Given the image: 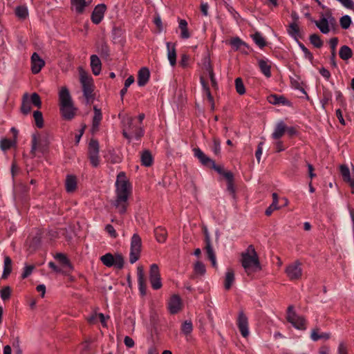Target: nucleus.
<instances>
[{
  "instance_id": "nucleus-4",
  "label": "nucleus",
  "mask_w": 354,
  "mask_h": 354,
  "mask_svg": "<svg viewBox=\"0 0 354 354\" xmlns=\"http://www.w3.org/2000/svg\"><path fill=\"white\" fill-rule=\"evenodd\" d=\"M80 81L82 86L84 96L86 99V103L90 104L93 102L94 99L93 90L94 85L92 78L84 71L82 68H79Z\"/></svg>"
},
{
  "instance_id": "nucleus-58",
  "label": "nucleus",
  "mask_w": 354,
  "mask_h": 354,
  "mask_svg": "<svg viewBox=\"0 0 354 354\" xmlns=\"http://www.w3.org/2000/svg\"><path fill=\"white\" fill-rule=\"evenodd\" d=\"M105 230L111 237L115 238L117 236V233L111 225H106L105 227Z\"/></svg>"
},
{
  "instance_id": "nucleus-10",
  "label": "nucleus",
  "mask_w": 354,
  "mask_h": 354,
  "mask_svg": "<svg viewBox=\"0 0 354 354\" xmlns=\"http://www.w3.org/2000/svg\"><path fill=\"white\" fill-rule=\"evenodd\" d=\"M286 273L287 277L291 280L299 279L302 275L301 263L295 261L289 264L286 268Z\"/></svg>"
},
{
  "instance_id": "nucleus-50",
  "label": "nucleus",
  "mask_w": 354,
  "mask_h": 354,
  "mask_svg": "<svg viewBox=\"0 0 354 354\" xmlns=\"http://www.w3.org/2000/svg\"><path fill=\"white\" fill-rule=\"evenodd\" d=\"M339 22L342 28L347 29L351 24V19L348 15H344L341 17Z\"/></svg>"
},
{
  "instance_id": "nucleus-15",
  "label": "nucleus",
  "mask_w": 354,
  "mask_h": 354,
  "mask_svg": "<svg viewBox=\"0 0 354 354\" xmlns=\"http://www.w3.org/2000/svg\"><path fill=\"white\" fill-rule=\"evenodd\" d=\"M149 279L152 288H161L160 271L156 264H152L150 267Z\"/></svg>"
},
{
  "instance_id": "nucleus-34",
  "label": "nucleus",
  "mask_w": 354,
  "mask_h": 354,
  "mask_svg": "<svg viewBox=\"0 0 354 354\" xmlns=\"http://www.w3.org/2000/svg\"><path fill=\"white\" fill-rule=\"evenodd\" d=\"M12 271V260L8 256L4 257L3 278H6Z\"/></svg>"
},
{
  "instance_id": "nucleus-18",
  "label": "nucleus",
  "mask_w": 354,
  "mask_h": 354,
  "mask_svg": "<svg viewBox=\"0 0 354 354\" xmlns=\"http://www.w3.org/2000/svg\"><path fill=\"white\" fill-rule=\"evenodd\" d=\"M182 306V301L178 295H174L171 297L168 302V308L171 313H177L181 309Z\"/></svg>"
},
{
  "instance_id": "nucleus-30",
  "label": "nucleus",
  "mask_w": 354,
  "mask_h": 354,
  "mask_svg": "<svg viewBox=\"0 0 354 354\" xmlns=\"http://www.w3.org/2000/svg\"><path fill=\"white\" fill-rule=\"evenodd\" d=\"M201 82L203 86V93L207 96L209 102L211 104V109H214V102L213 97L211 95L210 90L207 84L205 82L203 77L201 78Z\"/></svg>"
},
{
  "instance_id": "nucleus-61",
  "label": "nucleus",
  "mask_w": 354,
  "mask_h": 354,
  "mask_svg": "<svg viewBox=\"0 0 354 354\" xmlns=\"http://www.w3.org/2000/svg\"><path fill=\"white\" fill-rule=\"evenodd\" d=\"M263 142H261L258 145V148H257V150L256 151V158H257V161L259 162H260V160H261V156L262 155V152H263Z\"/></svg>"
},
{
  "instance_id": "nucleus-24",
  "label": "nucleus",
  "mask_w": 354,
  "mask_h": 354,
  "mask_svg": "<svg viewBox=\"0 0 354 354\" xmlns=\"http://www.w3.org/2000/svg\"><path fill=\"white\" fill-rule=\"evenodd\" d=\"M59 98L60 102V106L73 104L69 91L66 87H63L61 88L59 93Z\"/></svg>"
},
{
  "instance_id": "nucleus-43",
  "label": "nucleus",
  "mask_w": 354,
  "mask_h": 354,
  "mask_svg": "<svg viewBox=\"0 0 354 354\" xmlns=\"http://www.w3.org/2000/svg\"><path fill=\"white\" fill-rule=\"evenodd\" d=\"M234 280V274L232 270H228L225 274V288H230L232 286Z\"/></svg>"
},
{
  "instance_id": "nucleus-1",
  "label": "nucleus",
  "mask_w": 354,
  "mask_h": 354,
  "mask_svg": "<svg viewBox=\"0 0 354 354\" xmlns=\"http://www.w3.org/2000/svg\"><path fill=\"white\" fill-rule=\"evenodd\" d=\"M116 199L114 206L120 214L126 212L128 196L130 193V185L124 173L120 172L117 176L115 182Z\"/></svg>"
},
{
  "instance_id": "nucleus-54",
  "label": "nucleus",
  "mask_w": 354,
  "mask_h": 354,
  "mask_svg": "<svg viewBox=\"0 0 354 354\" xmlns=\"http://www.w3.org/2000/svg\"><path fill=\"white\" fill-rule=\"evenodd\" d=\"M0 295L3 301L8 300L11 295V289H0Z\"/></svg>"
},
{
  "instance_id": "nucleus-25",
  "label": "nucleus",
  "mask_w": 354,
  "mask_h": 354,
  "mask_svg": "<svg viewBox=\"0 0 354 354\" xmlns=\"http://www.w3.org/2000/svg\"><path fill=\"white\" fill-rule=\"evenodd\" d=\"M94 115L93 118L92 131L95 132L98 130L99 125L102 118L101 110L96 106L93 107Z\"/></svg>"
},
{
  "instance_id": "nucleus-64",
  "label": "nucleus",
  "mask_w": 354,
  "mask_h": 354,
  "mask_svg": "<svg viewBox=\"0 0 354 354\" xmlns=\"http://www.w3.org/2000/svg\"><path fill=\"white\" fill-rule=\"evenodd\" d=\"M330 349L327 346H322L319 348L318 353L319 354H330Z\"/></svg>"
},
{
  "instance_id": "nucleus-21",
  "label": "nucleus",
  "mask_w": 354,
  "mask_h": 354,
  "mask_svg": "<svg viewBox=\"0 0 354 354\" xmlns=\"http://www.w3.org/2000/svg\"><path fill=\"white\" fill-rule=\"evenodd\" d=\"M286 125L283 121L277 122L272 133V138L274 140H279L286 133Z\"/></svg>"
},
{
  "instance_id": "nucleus-53",
  "label": "nucleus",
  "mask_w": 354,
  "mask_h": 354,
  "mask_svg": "<svg viewBox=\"0 0 354 354\" xmlns=\"http://www.w3.org/2000/svg\"><path fill=\"white\" fill-rule=\"evenodd\" d=\"M15 140H10L8 139H3L1 142V147L2 150L5 151L10 149L12 146L15 145Z\"/></svg>"
},
{
  "instance_id": "nucleus-6",
  "label": "nucleus",
  "mask_w": 354,
  "mask_h": 354,
  "mask_svg": "<svg viewBox=\"0 0 354 354\" xmlns=\"http://www.w3.org/2000/svg\"><path fill=\"white\" fill-rule=\"evenodd\" d=\"M286 319L293 327L297 330H306V320L304 317L296 313L292 306L288 308Z\"/></svg>"
},
{
  "instance_id": "nucleus-5",
  "label": "nucleus",
  "mask_w": 354,
  "mask_h": 354,
  "mask_svg": "<svg viewBox=\"0 0 354 354\" xmlns=\"http://www.w3.org/2000/svg\"><path fill=\"white\" fill-rule=\"evenodd\" d=\"M133 119L128 115L122 119V133L127 139H131L133 137L138 139L143 135V131L140 127H136L133 124Z\"/></svg>"
},
{
  "instance_id": "nucleus-8",
  "label": "nucleus",
  "mask_w": 354,
  "mask_h": 354,
  "mask_svg": "<svg viewBox=\"0 0 354 354\" xmlns=\"http://www.w3.org/2000/svg\"><path fill=\"white\" fill-rule=\"evenodd\" d=\"M316 26L324 34H328L331 30H334L336 25L335 18L330 15L321 17L320 19L314 21Z\"/></svg>"
},
{
  "instance_id": "nucleus-60",
  "label": "nucleus",
  "mask_w": 354,
  "mask_h": 354,
  "mask_svg": "<svg viewBox=\"0 0 354 354\" xmlns=\"http://www.w3.org/2000/svg\"><path fill=\"white\" fill-rule=\"evenodd\" d=\"M221 151V142L217 139H214L213 151L215 154H218Z\"/></svg>"
},
{
  "instance_id": "nucleus-19",
  "label": "nucleus",
  "mask_w": 354,
  "mask_h": 354,
  "mask_svg": "<svg viewBox=\"0 0 354 354\" xmlns=\"http://www.w3.org/2000/svg\"><path fill=\"white\" fill-rule=\"evenodd\" d=\"M93 0H71L72 9L77 14L84 12L86 7L88 6Z\"/></svg>"
},
{
  "instance_id": "nucleus-46",
  "label": "nucleus",
  "mask_w": 354,
  "mask_h": 354,
  "mask_svg": "<svg viewBox=\"0 0 354 354\" xmlns=\"http://www.w3.org/2000/svg\"><path fill=\"white\" fill-rule=\"evenodd\" d=\"M194 273L198 275H203L206 272L205 265L201 261H197L194 264Z\"/></svg>"
},
{
  "instance_id": "nucleus-47",
  "label": "nucleus",
  "mask_w": 354,
  "mask_h": 354,
  "mask_svg": "<svg viewBox=\"0 0 354 354\" xmlns=\"http://www.w3.org/2000/svg\"><path fill=\"white\" fill-rule=\"evenodd\" d=\"M235 87L239 94L243 95L245 93V86L241 78L238 77L235 80Z\"/></svg>"
},
{
  "instance_id": "nucleus-37",
  "label": "nucleus",
  "mask_w": 354,
  "mask_h": 354,
  "mask_svg": "<svg viewBox=\"0 0 354 354\" xmlns=\"http://www.w3.org/2000/svg\"><path fill=\"white\" fill-rule=\"evenodd\" d=\"M32 105L30 103V100H28V93H25L23 96L21 111L24 114H28L30 112Z\"/></svg>"
},
{
  "instance_id": "nucleus-35",
  "label": "nucleus",
  "mask_w": 354,
  "mask_h": 354,
  "mask_svg": "<svg viewBox=\"0 0 354 354\" xmlns=\"http://www.w3.org/2000/svg\"><path fill=\"white\" fill-rule=\"evenodd\" d=\"M272 203L270 205V207L266 210V214L267 216H270L273 211L279 209V206L278 205V196L276 193L272 194Z\"/></svg>"
},
{
  "instance_id": "nucleus-52",
  "label": "nucleus",
  "mask_w": 354,
  "mask_h": 354,
  "mask_svg": "<svg viewBox=\"0 0 354 354\" xmlns=\"http://www.w3.org/2000/svg\"><path fill=\"white\" fill-rule=\"evenodd\" d=\"M310 40L311 44L317 48H320L323 44L319 36L316 34L312 35L310 37Z\"/></svg>"
},
{
  "instance_id": "nucleus-55",
  "label": "nucleus",
  "mask_w": 354,
  "mask_h": 354,
  "mask_svg": "<svg viewBox=\"0 0 354 354\" xmlns=\"http://www.w3.org/2000/svg\"><path fill=\"white\" fill-rule=\"evenodd\" d=\"M337 354H348V347L344 342H340L339 344Z\"/></svg>"
},
{
  "instance_id": "nucleus-20",
  "label": "nucleus",
  "mask_w": 354,
  "mask_h": 354,
  "mask_svg": "<svg viewBox=\"0 0 354 354\" xmlns=\"http://www.w3.org/2000/svg\"><path fill=\"white\" fill-rule=\"evenodd\" d=\"M150 73L147 68H142L138 74V84L140 86H145L149 81Z\"/></svg>"
},
{
  "instance_id": "nucleus-23",
  "label": "nucleus",
  "mask_w": 354,
  "mask_h": 354,
  "mask_svg": "<svg viewBox=\"0 0 354 354\" xmlns=\"http://www.w3.org/2000/svg\"><path fill=\"white\" fill-rule=\"evenodd\" d=\"M60 111L62 116L66 120H71L75 116V109L73 104L61 106Z\"/></svg>"
},
{
  "instance_id": "nucleus-16",
  "label": "nucleus",
  "mask_w": 354,
  "mask_h": 354,
  "mask_svg": "<svg viewBox=\"0 0 354 354\" xmlns=\"http://www.w3.org/2000/svg\"><path fill=\"white\" fill-rule=\"evenodd\" d=\"M44 65V60L37 53H34L31 56V71L32 73L37 74L39 73Z\"/></svg>"
},
{
  "instance_id": "nucleus-41",
  "label": "nucleus",
  "mask_w": 354,
  "mask_h": 354,
  "mask_svg": "<svg viewBox=\"0 0 354 354\" xmlns=\"http://www.w3.org/2000/svg\"><path fill=\"white\" fill-rule=\"evenodd\" d=\"M33 118H34L36 126L38 128L43 127L44 119H43V115H42L41 112L39 111H35L33 112Z\"/></svg>"
},
{
  "instance_id": "nucleus-38",
  "label": "nucleus",
  "mask_w": 354,
  "mask_h": 354,
  "mask_svg": "<svg viewBox=\"0 0 354 354\" xmlns=\"http://www.w3.org/2000/svg\"><path fill=\"white\" fill-rule=\"evenodd\" d=\"M28 100H30V104L35 107L40 108L41 106L40 97L36 93H33L30 95L28 94Z\"/></svg>"
},
{
  "instance_id": "nucleus-62",
  "label": "nucleus",
  "mask_w": 354,
  "mask_h": 354,
  "mask_svg": "<svg viewBox=\"0 0 354 354\" xmlns=\"http://www.w3.org/2000/svg\"><path fill=\"white\" fill-rule=\"evenodd\" d=\"M124 342L125 346L128 348H132L135 344L133 339L129 336L124 337Z\"/></svg>"
},
{
  "instance_id": "nucleus-59",
  "label": "nucleus",
  "mask_w": 354,
  "mask_h": 354,
  "mask_svg": "<svg viewBox=\"0 0 354 354\" xmlns=\"http://www.w3.org/2000/svg\"><path fill=\"white\" fill-rule=\"evenodd\" d=\"M91 348V344L88 342H84L81 345L82 354H88V351Z\"/></svg>"
},
{
  "instance_id": "nucleus-45",
  "label": "nucleus",
  "mask_w": 354,
  "mask_h": 354,
  "mask_svg": "<svg viewBox=\"0 0 354 354\" xmlns=\"http://www.w3.org/2000/svg\"><path fill=\"white\" fill-rule=\"evenodd\" d=\"M35 268V267L34 265L26 264L21 272V278L26 279L32 273Z\"/></svg>"
},
{
  "instance_id": "nucleus-40",
  "label": "nucleus",
  "mask_w": 354,
  "mask_h": 354,
  "mask_svg": "<svg viewBox=\"0 0 354 354\" xmlns=\"http://www.w3.org/2000/svg\"><path fill=\"white\" fill-rule=\"evenodd\" d=\"M15 14L20 19H26L28 15V8L25 6H18L15 9Z\"/></svg>"
},
{
  "instance_id": "nucleus-11",
  "label": "nucleus",
  "mask_w": 354,
  "mask_h": 354,
  "mask_svg": "<svg viewBox=\"0 0 354 354\" xmlns=\"http://www.w3.org/2000/svg\"><path fill=\"white\" fill-rule=\"evenodd\" d=\"M99 143L95 140H91L88 145V157L93 167L98 166L99 160Z\"/></svg>"
},
{
  "instance_id": "nucleus-49",
  "label": "nucleus",
  "mask_w": 354,
  "mask_h": 354,
  "mask_svg": "<svg viewBox=\"0 0 354 354\" xmlns=\"http://www.w3.org/2000/svg\"><path fill=\"white\" fill-rule=\"evenodd\" d=\"M138 281L139 284V288H144L145 284V275L143 268L141 266L138 268Z\"/></svg>"
},
{
  "instance_id": "nucleus-33",
  "label": "nucleus",
  "mask_w": 354,
  "mask_h": 354,
  "mask_svg": "<svg viewBox=\"0 0 354 354\" xmlns=\"http://www.w3.org/2000/svg\"><path fill=\"white\" fill-rule=\"evenodd\" d=\"M77 186L76 178L73 176H68L66 180V189L68 192H73Z\"/></svg>"
},
{
  "instance_id": "nucleus-44",
  "label": "nucleus",
  "mask_w": 354,
  "mask_h": 354,
  "mask_svg": "<svg viewBox=\"0 0 354 354\" xmlns=\"http://www.w3.org/2000/svg\"><path fill=\"white\" fill-rule=\"evenodd\" d=\"M193 330V326L191 321H185L183 323L181 326V331L182 333L185 335H189Z\"/></svg>"
},
{
  "instance_id": "nucleus-28",
  "label": "nucleus",
  "mask_w": 354,
  "mask_h": 354,
  "mask_svg": "<svg viewBox=\"0 0 354 354\" xmlns=\"http://www.w3.org/2000/svg\"><path fill=\"white\" fill-rule=\"evenodd\" d=\"M194 156L199 159L203 165H208L209 163L214 164V161L208 158L200 149H194Z\"/></svg>"
},
{
  "instance_id": "nucleus-14",
  "label": "nucleus",
  "mask_w": 354,
  "mask_h": 354,
  "mask_svg": "<svg viewBox=\"0 0 354 354\" xmlns=\"http://www.w3.org/2000/svg\"><path fill=\"white\" fill-rule=\"evenodd\" d=\"M236 324L241 335L243 337H247L250 334V330L248 328V319L242 311L239 312V313Z\"/></svg>"
},
{
  "instance_id": "nucleus-48",
  "label": "nucleus",
  "mask_w": 354,
  "mask_h": 354,
  "mask_svg": "<svg viewBox=\"0 0 354 354\" xmlns=\"http://www.w3.org/2000/svg\"><path fill=\"white\" fill-rule=\"evenodd\" d=\"M253 40L257 45L262 48L265 46L266 42L263 36L259 32H256L252 36Z\"/></svg>"
},
{
  "instance_id": "nucleus-27",
  "label": "nucleus",
  "mask_w": 354,
  "mask_h": 354,
  "mask_svg": "<svg viewBox=\"0 0 354 354\" xmlns=\"http://www.w3.org/2000/svg\"><path fill=\"white\" fill-rule=\"evenodd\" d=\"M330 335L328 333H319L318 328L312 330L310 338L313 341L317 342L320 339L327 340L330 338Z\"/></svg>"
},
{
  "instance_id": "nucleus-12",
  "label": "nucleus",
  "mask_w": 354,
  "mask_h": 354,
  "mask_svg": "<svg viewBox=\"0 0 354 354\" xmlns=\"http://www.w3.org/2000/svg\"><path fill=\"white\" fill-rule=\"evenodd\" d=\"M203 231H204V234H205V252L207 253V257L211 261L212 266L216 268L217 266L216 256H215L214 249L211 244L209 233L208 232L207 229L205 227H204Z\"/></svg>"
},
{
  "instance_id": "nucleus-32",
  "label": "nucleus",
  "mask_w": 354,
  "mask_h": 354,
  "mask_svg": "<svg viewBox=\"0 0 354 354\" xmlns=\"http://www.w3.org/2000/svg\"><path fill=\"white\" fill-rule=\"evenodd\" d=\"M259 66L261 72L268 77H270V64L268 60L260 59L259 61Z\"/></svg>"
},
{
  "instance_id": "nucleus-2",
  "label": "nucleus",
  "mask_w": 354,
  "mask_h": 354,
  "mask_svg": "<svg viewBox=\"0 0 354 354\" xmlns=\"http://www.w3.org/2000/svg\"><path fill=\"white\" fill-rule=\"evenodd\" d=\"M241 262L248 274L260 270L258 257L252 245H249L245 252L242 254Z\"/></svg>"
},
{
  "instance_id": "nucleus-57",
  "label": "nucleus",
  "mask_w": 354,
  "mask_h": 354,
  "mask_svg": "<svg viewBox=\"0 0 354 354\" xmlns=\"http://www.w3.org/2000/svg\"><path fill=\"white\" fill-rule=\"evenodd\" d=\"M329 43L333 54V57H335V49L338 44V39L337 37L332 38L330 39Z\"/></svg>"
},
{
  "instance_id": "nucleus-63",
  "label": "nucleus",
  "mask_w": 354,
  "mask_h": 354,
  "mask_svg": "<svg viewBox=\"0 0 354 354\" xmlns=\"http://www.w3.org/2000/svg\"><path fill=\"white\" fill-rule=\"evenodd\" d=\"M98 319H99V316H98V314L95 313L93 314H92L91 316H89L88 318H87V321L90 323V324H95L98 321Z\"/></svg>"
},
{
  "instance_id": "nucleus-36",
  "label": "nucleus",
  "mask_w": 354,
  "mask_h": 354,
  "mask_svg": "<svg viewBox=\"0 0 354 354\" xmlns=\"http://www.w3.org/2000/svg\"><path fill=\"white\" fill-rule=\"evenodd\" d=\"M339 55L342 59L347 60L352 57L353 53L348 46H343L339 49Z\"/></svg>"
},
{
  "instance_id": "nucleus-7",
  "label": "nucleus",
  "mask_w": 354,
  "mask_h": 354,
  "mask_svg": "<svg viewBox=\"0 0 354 354\" xmlns=\"http://www.w3.org/2000/svg\"><path fill=\"white\" fill-rule=\"evenodd\" d=\"M142 241L141 238L137 234H134L131 241V251L129 261L131 263L136 262L140 256Z\"/></svg>"
},
{
  "instance_id": "nucleus-26",
  "label": "nucleus",
  "mask_w": 354,
  "mask_h": 354,
  "mask_svg": "<svg viewBox=\"0 0 354 354\" xmlns=\"http://www.w3.org/2000/svg\"><path fill=\"white\" fill-rule=\"evenodd\" d=\"M91 67L93 73L95 75H98L100 73L102 67L101 61L100 58L95 55L91 56Z\"/></svg>"
},
{
  "instance_id": "nucleus-39",
  "label": "nucleus",
  "mask_w": 354,
  "mask_h": 354,
  "mask_svg": "<svg viewBox=\"0 0 354 354\" xmlns=\"http://www.w3.org/2000/svg\"><path fill=\"white\" fill-rule=\"evenodd\" d=\"M142 164L145 167H149L153 162L151 154L149 151H145L141 155Z\"/></svg>"
},
{
  "instance_id": "nucleus-51",
  "label": "nucleus",
  "mask_w": 354,
  "mask_h": 354,
  "mask_svg": "<svg viewBox=\"0 0 354 354\" xmlns=\"http://www.w3.org/2000/svg\"><path fill=\"white\" fill-rule=\"evenodd\" d=\"M268 101L273 104H284V98L281 96L278 97L275 95H271L268 97Z\"/></svg>"
},
{
  "instance_id": "nucleus-56",
  "label": "nucleus",
  "mask_w": 354,
  "mask_h": 354,
  "mask_svg": "<svg viewBox=\"0 0 354 354\" xmlns=\"http://www.w3.org/2000/svg\"><path fill=\"white\" fill-rule=\"evenodd\" d=\"M203 68L204 70H205L207 74H210V72H213V69L210 64L209 59L207 57L205 59V62L203 63Z\"/></svg>"
},
{
  "instance_id": "nucleus-42",
  "label": "nucleus",
  "mask_w": 354,
  "mask_h": 354,
  "mask_svg": "<svg viewBox=\"0 0 354 354\" xmlns=\"http://www.w3.org/2000/svg\"><path fill=\"white\" fill-rule=\"evenodd\" d=\"M55 259L62 264V266L64 268H71V264H70L67 257L64 254H63L62 253L57 254L55 256Z\"/></svg>"
},
{
  "instance_id": "nucleus-29",
  "label": "nucleus",
  "mask_w": 354,
  "mask_h": 354,
  "mask_svg": "<svg viewBox=\"0 0 354 354\" xmlns=\"http://www.w3.org/2000/svg\"><path fill=\"white\" fill-rule=\"evenodd\" d=\"M178 28L180 30V37L182 39H188L191 35L187 28V22L185 19H178Z\"/></svg>"
},
{
  "instance_id": "nucleus-13",
  "label": "nucleus",
  "mask_w": 354,
  "mask_h": 354,
  "mask_svg": "<svg viewBox=\"0 0 354 354\" xmlns=\"http://www.w3.org/2000/svg\"><path fill=\"white\" fill-rule=\"evenodd\" d=\"M339 170L344 181L350 185L351 192L354 194V165H352L351 171L346 165H341Z\"/></svg>"
},
{
  "instance_id": "nucleus-3",
  "label": "nucleus",
  "mask_w": 354,
  "mask_h": 354,
  "mask_svg": "<svg viewBox=\"0 0 354 354\" xmlns=\"http://www.w3.org/2000/svg\"><path fill=\"white\" fill-rule=\"evenodd\" d=\"M30 153L36 156L37 153H44L50 144V136L47 132H35L32 135Z\"/></svg>"
},
{
  "instance_id": "nucleus-9",
  "label": "nucleus",
  "mask_w": 354,
  "mask_h": 354,
  "mask_svg": "<svg viewBox=\"0 0 354 354\" xmlns=\"http://www.w3.org/2000/svg\"><path fill=\"white\" fill-rule=\"evenodd\" d=\"M100 260L107 267L115 266L117 268L121 269L124 266V259L119 254L113 256L111 253H106L100 257Z\"/></svg>"
},
{
  "instance_id": "nucleus-22",
  "label": "nucleus",
  "mask_w": 354,
  "mask_h": 354,
  "mask_svg": "<svg viewBox=\"0 0 354 354\" xmlns=\"http://www.w3.org/2000/svg\"><path fill=\"white\" fill-rule=\"evenodd\" d=\"M167 58L170 64L174 66L176 62V51L175 44L167 42Z\"/></svg>"
},
{
  "instance_id": "nucleus-17",
  "label": "nucleus",
  "mask_w": 354,
  "mask_h": 354,
  "mask_svg": "<svg viewBox=\"0 0 354 354\" xmlns=\"http://www.w3.org/2000/svg\"><path fill=\"white\" fill-rule=\"evenodd\" d=\"M106 6L104 4H99L94 8L92 15L91 20L95 24H98L104 17L106 11Z\"/></svg>"
},
{
  "instance_id": "nucleus-31",
  "label": "nucleus",
  "mask_w": 354,
  "mask_h": 354,
  "mask_svg": "<svg viewBox=\"0 0 354 354\" xmlns=\"http://www.w3.org/2000/svg\"><path fill=\"white\" fill-rule=\"evenodd\" d=\"M156 240L160 243L165 241L167 236L166 230L162 227H158L154 230Z\"/></svg>"
}]
</instances>
